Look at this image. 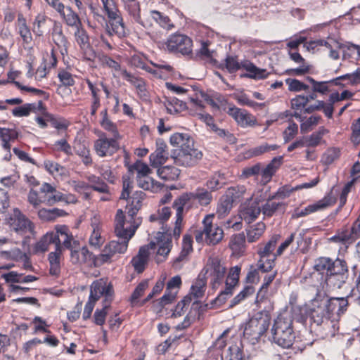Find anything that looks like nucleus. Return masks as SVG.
I'll return each mask as SVG.
<instances>
[{
    "label": "nucleus",
    "mask_w": 360,
    "mask_h": 360,
    "mask_svg": "<svg viewBox=\"0 0 360 360\" xmlns=\"http://www.w3.org/2000/svg\"><path fill=\"white\" fill-rule=\"evenodd\" d=\"M172 247L171 232L169 229L159 231L155 236V241H151L149 244L140 248L138 254L131 259V264L134 270L142 273L147 265L150 255V250L158 248L155 261L160 263L164 262Z\"/></svg>",
    "instance_id": "obj_1"
},
{
    "label": "nucleus",
    "mask_w": 360,
    "mask_h": 360,
    "mask_svg": "<svg viewBox=\"0 0 360 360\" xmlns=\"http://www.w3.org/2000/svg\"><path fill=\"white\" fill-rule=\"evenodd\" d=\"M170 143L180 147L173 156L174 163L178 166L193 167L202 157V152L194 147V141L188 134H174L170 137Z\"/></svg>",
    "instance_id": "obj_2"
},
{
    "label": "nucleus",
    "mask_w": 360,
    "mask_h": 360,
    "mask_svg": "<svg viewBox=\"0 0 360 360\" xmlns=\"http://www.w3.org/2000/svg\"><path fill=\"white\" fill-rule=\"evenodd\" d=\"M292 316L285 311L280 314L274 320L271 329L272 341L283 348L292 345L295 334L292 327Z\"/></svg>",
    "instance_id": "obj_3"
},
{
    "label": "nucleus",
    "mask_w": 360,
    "mask_h": 360,
    "mask_svg": "<svg viewBox=\"0 0 360 360\" xmlns=\"http://www.w3.org/2000/svg\"><path fill=\"white\" fill-rule=\"evenodd\" d=\"M136 226L132 225L129 222L124 221V213L122 210H118L115 216V231L117 236L122 241L112 240L108 243L116 254L124 253L128 247V243L130 238L134 236Z\"/></svg>",
    "instance_id": "obj_4"
},
{
    "label": "nucleus",
    "mask_w": 360,
    "mask_h": 360,
    "mask_svg": "<svg viewBox=\"0 0 360 360\" xmlns=\"http://www.w3.org/2000/svg\"><path fill=\"white\" fill-rule=\"evenodd\" d=\"M4 221L10 230L18 236L26 237L34 234V224L17 207L6 214Z\"/></svg>",
    "instance_id": "obj_5"
},
{
    "label": "nucleus",
    "mask_w": 360,
    "mask_h": 360,
    "mask_svg": "<svg viewBox=\"0 0 360 360\" xmlns=\"http://www.w3.org/2000/svg\"><path fill=\"white\" fill-rule=\"evenodd\" d=\"M270 323L271 316L267 311L256 313L246 323L243 331L244 337L255 344L267 330Z\"/></svg>",
    "instance_id": "obj_6"
},
{
    "label": "nucleus",
    "mask_w": 360,
    "mask_h": 360,
    "mask_svg": "<svg viewBox=\"0 0 360 360\" xmlns=\"http://www.w3.org/2000/svg\"><path fill=\"white\" fill-rule=\"evenodd\" d=\"M214 214H207L202 220V230L195 232V238L198 243L205 241L208 245H214L219 243L224 238L223 229L213 224Z\"/></svg>",
    "instance_id": "obj_7"
},
{
    "label": "nucleus",
    "mask_w": 360,
    "mask_h": 360,
    "mask_svg": "<svg viewBox=\"0 0 360 360\" xmlns=\"http://www.w3.org/2000/svg\"><path fill=\"white\" fill-rule=\"evenodd\" d=\"M226 270V266L218 257H210L199 276L206 279L210 278L212 288L217 289L224 279Z\"/></svg>",
    "instance_id": "obj_8"
},
{
    "label": "nucleus",
    "mask_w": 360,
    "mask_h": 360,
    "mask_svg": "<svg viewBox=\"0 0 360 360\" xmlns=\"http://www.w3.org/2000/svg\"><path fill=\"white\" fill-rule=\"evenodd\" d=\"M241 68L248 72V73L244 75V76L250 78L257 79H264L266 78L269 74L265 69L258 68L253 63L248 61L242 63L240 65L234 57L228 56L226 58V68L229 72H235Z\"/></svg>",
    "instance_id": "obj_9"
},
{
    "label": "nucleus",
    "mask_w": 360,
    "mask_h": 360,
    "mask_svg": "<svg viewBox=\"0 0 360 360\" xmlns=\"http://www.w3.org/2000/svg\"><path fill=\"white\" fill-rule=\"evenodd\" d=\"M167 50L170 53H179L184 56L192 53L193 41L190 37L181 34H172L167 40Z\"/></svg>",
    "instance_id": "obj_10"
},
{
    "label": "nucleus",
    "mask_w": 360,
    "mask_h": 360,
    "mask_svg": "<svg viewBox=\"0 0 360 360\" xmlns=\"http://www.w3.org/2000/svg\"><path fill=\"white\" fill-rule=\"evenodd\" d=\"M194 201L193 193H184L174 200L173 206L176 208V211L175 225L173 229L174 237H179L181 232L183 210L184 209L188 210Z\"/></svg>",
    "instance_id": "obj_11"
},
{
    "label": "nucleus",
    "mask_w": 360,
    "mask_h": 360,
    "mask_svg": "<svg viewBox=\"0 0 360 360\" xmlns=\"http://www.w3.org/2000/svg\"><path fill=\"white\" fill-rule=\"evenodd\" d=\"M121 138L110 136L108 138L106 134L101 132L99 138L94 142V150L99 157L111 156L120 148L118 141Z\"/></svg>",
    "instance_id": "obj_12"
},
{
    "label": "nucleus",
    "mask_w": 360,
    "mask_h": 360,
    "mask_svg": "<svg viewBox=\"0 0 360 360\" xmlns=\"http://www.w3.org/2000/svg\"><path fill=\"white\" fill-rule=\"evenodd\" d=\"M53 235L56 236L54 245L57 250H61L64 248L71 250L72 248H78V240H75L68 226L65 225H58L55 228Z\"/></svg>",
    "instance_id": "obj_13"
},
{
    "label": "nucleus",
    "mask_w": 360,
    "mask_h": 360,
    "mask_svg": "<svg viewBox=\"0 0 360 360\" xmlns=\"http://www.w3.org/2000/svg\"><path fill=\"white\" fill-rule=\"evenodd\" d=\"M112 296V285L106 279L101 278L92 283L89 295L91 298L98 300L101 297H103V304H110Z\"/></svg>",
    "instance_id": "obj_14"
},
{
    "label": "nucleus",
    "mask_w": 360,
    "mask_h": 360,
    "mask_svg": "<svg viewBox=\"0 0 360 360\" xmlns=\"http://www.w3.org/2000/svg\"><path fill=\"white\" fill-rule=\"evenodd\" d=\"M105 13L109 19L108 24H107L108 33L110 35L115 34L120 38L125 37L126 29L119 10L115 7Z\"/></svg>",
    "instance_id": "obj_15"
},
{
    "label": "nucleus",
    "mask_w": 360,
    "mask_h": 360,
    "mask_svg": "<svg viewBox=\"0 0 360 360\" xmlns=\"http://www.w3.org/2000/svg\"><path fill=\"white\" fill-rule=\"evenodd\" d=\"M227 113L243 128L254 127L258 124L255 116L247 110L238 108L233 105L229 106Z\"/></svg>",
    "instance_id": "obj_16"
},
{
    "label": "nucleus",
    "mask_w": 360,
    "mask_h": 360,
    "mask_svg": "<svg viewBox=\"0 0 360 360\" xmlns=\"http://www.w3.org/2000/svg\"><path fill=\"white\" fill-rule=\"evenodd\" d=\"M309 316L311 321L316 326L321 325L331 318L323 300H314L312 301Z\"/></svg>",
    "instance_id": "obj_17"
},
{
    "label": "nucleus",
    "mask_w": 360,
    "mask_h": 360,
    "mask_svg": "<svg viewBox=\"0 0 360 360\" xmlns=\"http://www.w3.org/2000/svg\"><path fill=\"white\" fill-rule=\"evenodd\" d=\"M96 256L89 252L85 246L80 248L78 243L77 248H72L70 250V259L73 264H86L89 266H95Z\"/></svg>",
    "instance_id": "obj_18"
},
{
    "label": "nucleus",
    "mask_w": 360,
    "mask_h": 360,
    "mask_svg": "<svg viewBox=\"0 0 360 360\" xmlns=\"http://www.w3.org/2000/svg\"><path fill=\"white\" fill-rule=\"evenodd\" d=\"M21 136V133L16 128H4L0 127V138L2 141V146L7 152L4 156L6 160H9L11 157V142H13Z\"/></svg>",
    "instance_id": "obj_19"
},
{
    "label": "nucleus",
    "mask_w": 360,
    "mask_h": 360,
    "mask_svg": "<svg viewBox=\"0 0 360 360\" xmlns=\"http://www.w3.org/2000/svg\"><path fill=\"white\" fill-rule=\"evenodd\" d=\"M241 268L240 266H235L229 269L226 279V288L218 296L217 300L222 301L226 299V296L232 294L233 288L238 284Z\"/></svg>",
    "instance_id": "obj_20"
},
{
    "label": "nucleus",
    "mask_w": 360,
    "mask_h": 360,
    "mask_svg": "<svg viewBox=\"0 0 360 360\" xmlns=\"http://www.w3.org/2000/svg\"><path fill=\"white\" fill-rule=\"evenodd\" d=\"M156 146V150L149 156L150 164L154 168H158L165 164L169 156L167 144L163 141L158 140Z\"/></svg>",
    "instance_id": "obj_21"
},
{
    "label": "nucleus",
    "mask_w": 360,
    "mask_h": 360,
    "mask_svg": "<svg viewBox=\"0 0 360 360\" xmlns=\"http://www.w3.org/2000/svg\"><path fill=\"white\" fill-rule=\"evenodd\" d=\"M40 193L43 203L48 205H53L61 200L62 193L50 184L44 183L40 187Z\"/></svg>",
    "instance_id": "obj_22"
},
{
    "label": "nucleus",
    "mask_w": 360,
    "mask_h": 360,
    "mask_svg": "<svg viewBox=\"0 0 360 360\" xmlns=\"http://www.w3.org/2000/svg\"><path fill=\"white\" fill-rule=\"evenodd\" d=\"M358 238L354 232L348 229L338 230L335 236L329 238V240L342 246L340 249L346 250L347 248L352 244Z\"/></svg>",
    "instance_id": "obj_23"
},
{
    "label": "nucleus",
    "mask_w": 360,
    "mask_h": 360,
    "mask_svg": "<svg viewBox=\"0 0 360 360\" xmlns=\"http://www.w3.org/2000/svg\"><path fill=\"white\" fill-rule=\"evenodd\" d=\"M347 298L348 297H331L324 300L331 317L334 315L339 317L345 314L349 305Z\"/></svg>",
    "instance_id": "obj_24"
},
{
    "label": "nucleus",
    "mask_w": 360,
    "mask_h": 360,
    "mask_svg": "<svg viewBox=\"0 0 360 360\" xmlns=\"http://www.w3.org/2000/svg\"><path fill=\"white\" fill-rule=\"evenodd\" d=\"M261 212L259 202L254 201L243 206L240 210L239 216L242 220L250 224L258 217Z\"/></svg>",
    "instance_id": "obj_25"
},
{
    "label": "nucleus",
    "mask_w": 360,
    "mask_h": 360,
    "mask_svg": "<svg viewBox=\"0 0 360 360\" xmlns=\"http://www.w3.org/2000/svg\"><path fill=\"white\" fill-rule=\"evenodd\" d=\"M207 280L205 277L199 276L194 283L191 285L190 292L186 296L190 297V303L193 300V306L198 305V300L202 298L206 290Z\"/></svg>",
    "instance_id": "obj_26"
},
{
    "label": "nucleus",
    "mask_w": 360,
    "mask_h": 360,
    "mask_svg": "<svg viewBox=\"0 0 360 360\" xmlns=\"http://www.w3.org/2000/svg\"><path fill=\"white\" fill-rule=\"evenodd\" d=\"M282 159V157L274 158L265 168L260 171L262 175L261 181L263 184H266L271 181L273 175L281 165Z\"/></svg>",
    "instance_id": "obj_27"
},
{
    "label": "nucleus",
    "mask_w": 360,
    "mask_h": 360,
    "mask_svg": "<svg viewBox=\"0 0 360 360\" xmlns=\"http://www.w3.org/2000/svg\"><path fill=\"white\" fill-rule=\"evenodd\" d=\"M122 77L136 89L137 92L141 97L144 98L148 97L146 83L142 78L137 77L127 71H122Z\"/></svg>",
    "instance_id": "obj_28"
},
{
    "label": "nucleus",
    "mask_w": 360,
    "mask_h": 360,
    "mask_svg": "<svg viewBox=\"0 0 360 360\" xmlns=\"http://www.w3.org/2000/svg\"><path fill=\"white\" fill-rule=\"evenodd\" d=\"M265 230L266 224L262 221L249 226L245 229L248 242L254 243L257 241L262 236Z\"/></svg>",
    "instance_id": "obj_29"
},
{
    "label": "nucleus",
    "mask_w": 360,
    "mask_h": 360,
    "mask_svg": "<svg viewBox=\"0 0 360 360\" xmlns=\"http://www.w3.org/2000/svg\"><path fill=\"white\" fill-rule=\"evenodd\" d=\"M136 179L139 187L153 193L158 192L163 186L161 183L155 181L149 175L142 177L136 176Z\"/></svg>",
    "instance_id": "obj_30"
},
{
    "label": "nucleus",
    "mask_w": 360,
    "mask_h": 360,
    "mask_svg": "<svg viewBox=\"0 0 360 360\" xmlns=\"http://www.w3.org/2000/svg\"><path fill=\"white\" fill-rule=\"evenodd\" d=\"M274 198L271 196L266 202L262 205L261 210L264 217H272L276 212L281 210L284 212L285 205L282 202L274 201Z\"/></svg>",
    "instance_id": "obj_31"
},
{
    "label": "nucleus",
    "mask_w": 360,
    "mask_h": 360,
    "mask_svg": "<svg viewBox=\"0 0 360 360\" xmlns=\"http://www.w3.org/2000/svg\"><path fill=\"white\" fill-rule=\"evenodd\" d=\"M91 226L92 231L89 239V243L92 248L98 249L105 242V238L101 236V227L96 219L91 222Z\"/></svg>",
    "instance_id": "obj_32"
},
{
    "label": "nucleus",
    "mask_w": 360,
    "mask_h": 360,
    "mask_svg": "<svg viewBox=\"0 0 360 360\" xmlns=\"http://www.w3.org/2000/svg\"><path fill=\"white\" fill-rule=\"evenodd\" d=\"M329 203L327 200L323 199L317 202L316 203L309 205L302 210L297 209L292 214L293 218H299L307 216L311 213L316 212L319 210H323L327 207Z\"/></svg>",
    "instance_id": "obj_33"
},
{
    "label": "nucleus",
    "mask_w": 360,
    "mask_h": 360,
    "mask_svg": "<svg viewBox=\"0 0 360 360\" xmlns=\"http://www.w3.org/2000/svg\"><path fill=\"white\" fill-rule=\"evenodd\" d=\"M59 14L68 26L72 27H81L82 22L79 15L70 6H66L65 10Z\"/></svg>",
    "instance_id": "obj_34"
},
{
    "label": "nucleus",
    "mask_w": 360,
    "mask_h": 360,
    "mask_svg": "<svg viewBox=\"0 0 360 360\" xmlns=\"http://www.w3.org/2000/svg\"><path fill=\"white\" fill-rule=\"evenodd\" d=\"M144 198V193L141 191L135 192L130 198V202L127 205L126 210L128 214L133 219L137 212L141 207L142 200Z\"/></svg>",
    "instance_id": "obj_35"
},
{
    "label": "nucleus",
    "mask_w": 360,
    "mask_h": 360,
    "mask_svg": "<svg viewBox=\"0 0 360 360\" xmlns=\"http://www.w3.org/2000/svg\"><path fill=\"white\" fill-rule=\"evenodd\" d=\"M75 153L79 155L82 160V162L88 166L92 164V158L90 151L86 146L80 141H75L73 146Z\"/></svg>",
    "instance_id": "obj_36"
},
{
    "label": "nucleus",
    "mask_w": 360,
    "mask_h": 360,
    "mask_svg": "<svg viewBox=\"0 0 360 360\" xmlns=\"http://www.w3.org/2000/svg\"><path fill=\"white\" fill-rule=\"evenodd\" d=\"M102 120L100 122L103 129L109 132V135L115 138H121L117 130V126L108 117L107 110H104L101 112Z\"/></svg>",
    "instance_id": "obj_37"
},
{
    "label": "nucleus",
    "mask_w": 360,
    "mask_h": 360,
    "mask_svg": "<svg viewBox=\"0 0 360 360\" xmlns=\"http://www.w3.org/2000/svg\"><path fill=\"white\" fill-rule=\"evenodd\" d=\"M65 215H67L66 212L58 208H43L38 212L39 219L46 221H54L56 218Z\"/></svg>",
    "instance_id": "obj_38"
},
{
    "label": "nucleus",
    "mask_w": 360,
    "mask_h": 360,
    "mask_svg": "<svg viewBox=\"0 0 360 360\" xmlns=\"http://www.w3.org/2000/svg\"><path fill=\"white\" fill-rule=\"evenodd\" d=\"M158 168L157 173L158 176L165 181L175 180L180 174L179 169L173 166L159 167Z\"/></svg>",
    "instance_id": "obj_39"
},
{
    "label": "nucleus",
    "mask_w": 360,
    "mask_h": 360,
    "mask_svg": "<svg viewBox=\"0 0 360 360\" xmlns=\"http://www.w3.org/2000/svg\"><path fill=\"white\" fill-rule=\"evenodd\" d=\"M17 26L19 30V34L23 41L26 44H29L32 41V35L27 25L26 20L22 13H19L18 15Z\"/></svg>",
    "instance_id": "obj_40"
},
{
    "label": "nucleus",
    "mask_w": 360,
    "mask_h": 360,
    "mask_svg": "<svg viewBox=\"0 0 360 360\" xmlns=\"http://www.w3.org/2000/svg\"><path fill=\"white\" fill-rule=\"evenodd\" d=\"M150 17L155 22L158 23L164 29L170 30L174 27V25L171 22L169 17L158 11H150Z\"/></svg>",
    "instance_id": "obj_41"
},
{
    "label": "nucleus",
    "mask_w": 360,
    "mask_h": 360,
    "mask_svg": "<svg viewBox=\"0 0 360 360\" xmlns=\"http://www.w3.org/2000/svg\"><path fill=\"white\" fill-rule=\"evenodd\" d=\"M245 246V237L243 233H238L231 236L229 241V248L236 254L243 252Z\"/></svg>",
    "instance_id": "obj_42"
},
{
    "label": "nucleus",
    "mask_w": 360,
    "mask_h": 360,
    "mask_svg": "<svg viewBox=\"0 0 360 360\" xmlns=\"http://www.w3.org/2000/svg\"><path fill=\"white\" fill-rule=\"evenodd\" d=\"M233 200H229L226 195H224L217 208L216 214L219 219H222L226 217L231 211L233 207Z\"/></svg>",
    "instance_id": "obj_43"
},
{
    "label": "nucleus",
    "mask_w": 360,
    "mask_h": 360,
    "mask_svg": "<svg viewBox=\"0 0 360 360\" xmlns=\"http://www.w3.org/2000/svg\"><path fill=\"white\" fill-rule=\"evenodd\" d=\"M116 255L113 250L107 244L102 252L96 255L95 260V266H101L105 263L111 262L112 257Z\"/></svg>",
    "instance_id": "obj_44"
},
{
    "label": "nucleus",
    "mask_w": 360,
    "mask_h": 360,
    "mask_svg": "<svg viewBox=\"0 0 360 360\" xmlns=\"http://www.w3.org/2000/svg\"><path fill=\"white\" fill-rule=\"evenodd\" d=\"M58 77L62 84L57 89L58 94H61L62 90H65L64 86H73L75 84V79L72 75L65 70H61L58 72Z\"/></svg>",
    "instance_id": "obj_45"
},
{
    "label": "nucleus",
    "mask_w": 360,
    "mask_h": 360,
    "mask_svg": "<svg viewBox=\"0 0 360 360\" xmlns=\"http://www.w3.org/2000/svg\"><path fill=\"white\" fill-rule=\"evenodd\" d=\"M61 252V250H57V248H56V250L49 255L50 274L51 275H58L60 272V255Z\"/></svg>",
    "instance_id": "obj_46"
},
{
    "label": "nucleus",
    "mask_w": 360,
    "mask_h": 360,
    "mask_svg": "<svg viewBox=\"0 0 360 360\" xmlns=\"http://www.w3.org/2000/svg\"><path fill=\"white\" fill-rule=\"evenodd\" d=\"M345 82V84L356 85L360 83V68H357L355 72L352 74H346L340 76L334 80L336 85L341 84L339 81Z\"/></svg>",
    "instance_id": "obj_47"
},
{
    "label": "nucleus",
    "mask_w": 360,
    "mask_h": 360,
    "mask_svg": "<svg viewBox=\"0 0 360 360\" xmlns=\"http://www.w3.org/2000/svg\"><path fill=\"white\" fill-rule=\"evenodd\" d=\"M192 193L193 200H198L201 205H207L212 201V195L211 193L203 188H198Z\"/></svg>",
    "instance_id": "obj_48"
},
{
    "label": "nucleus",
    "mask_w": 360,
    "mask_h": 360,
    "mask_svg": "<svg viewBox=\"0 0 360 360\" xmlns=\"http://www.w3.org/2000/svg\"><path fill=\"white\" fill-rule=\"evenodd\" d=\"M348 275H333L327 274L326 276V283L330 288H340L345 283Z\"/></svg>",
    "instance_id": "obj_49"
},
{
    "label": "nucleus",
    "mask_w": 360,
    "mask_h": 360,
    "mask_svg": "<svg viewBox=\"0 0 360 360\" xmlns=\"http://www.w3.org/2000/svg\"><path fill=\"white\" fill-rule=\"evenodd\" d=\"M56 236L53 235V231L46 233L39 241L36 244L35 249L37 251L44 252L49 250V246L51 244H54Z\"/></svg>",
    "instance_id": "obj_50"
},
{
    "label": "nucleus",
    "mask_w": 360,
    "mask_h": 360,
    "mask_svg": "<svg viewBox=\"0 0 360 360\" xmlns=\"http://www.w3.org/2000/svg\"><path fill=\"white\" fill-rule=\"evenodd\" d=\"M333 275H348V269L346 262L340 259L332 261L329 273Z\"/></svg>",
    "instance_id": "obj_51"
},
{
    "label": "nucleus",
    "mask_w": 360,
    "mask_h": 360,
    "mask_svg": "<svg viewBox=\"0 0 360 360\" xmlns=\"http://www.w3.org/2000/svg\"><path fill=\"white\" fill-rule=\"evenodd\" d=\"M278 240V236H273L266 244L261 246L258 250L259 255L266 256H276L277 257V252L273 253Z\"/></svg>",
    "instance_id": "obj_52"
},
{
    "label": "nucleus",
    "mask_w": 360,
    "mask_h": 360,
    "mask_svg": "<svg viewBox=\"0 0 360 360\" xmlns=\"http://www.w3.org/2000/svg\"><path fill=\"white\" fill-rule=\"evenodd\" d=\"M257 267L262 272L270 271L274 266L276 256L259 255Z\"/></svg>",
    "instance_id": "obj_53"
},
{
    "label": "nucleus",
    "mask_w": 360,
    "mask_h": 360,
    "mask_svg": "<svg viewBox=\"0 0 360 360\" xmlns=\"http://www.w3.org/2000/svg\"><path fill=\"white\" fill-rule=\"evenodd\" d=\"M325 47L329 50V56L333 60L339 58V50L342 48L340 42L333 38H328L325 42Z\"/></svg>",
    "instance_id": "obj_54"
},
{
    "label": "nucleus",
    "mask_w": 360,
    "mask_h": 360,
    "mask_svg": "<svg viewBox=\"0 0 360 360\" xmlns=\"http://www.w3.org/2000/svg\"><path fill=\"white\" fill-rule=\"evenodd\" d=\"M88 180L90 183L89 187L93 190L103 193L108 192V186L98 176L91 175L88 177Z\"/></svg>",
    "instance_id": "obj_55"
},
{
    "label": "nucleus",
    "mask_w": 360,
    "mask_h": 360,
    "mask_svg": "<svg viewBox=\"0 0 360 360\" xmlns=\"http://www.w3.org/2000/svg\"><path fill=\"white\" fill-rule=\"evenodd\" d=\"M245 193L246 188L245 186H236L229 188L227 190L225 195L229 198V200L232 199L233 202H234L240 200Z\"/></svg>",
    "instance_id": "obj_56"
},
{
    "label": "nucleus",
    "mask_w": 360,
    "mask_h": 360,
    "mask_svg": "<svg viewBox=\"0 0 360 360\" xmlns=\"http://www.w3.org/2000/svg\"><path fill=\"white\" fill-rule=\"evenodd\" d=\"M136 171V176H145L152 173V170L150 169L148 165L141 160H137L134 165L129 167V171Z\"/></svg>",
    "instance_id": "obj_57"
},
{
    "label": "nucleus",
    "mask_w": 360,
    "mask_h": 360,
    "mask_svg": "<svg viewBox=\"0 0 360 360\" xmlns=\"http://www.w3.org/2000/svg\"><path fill=\"white\" fill-rule=\"evenodd\" d=\"M75 28L77 30L75 33V37L77 43L81 48L86 47L89 44V39L86 30L82 27V25L81 27H77Z\"/></svg>",
    "instance_id": "obj_58"
},
{
    "label": "nucleus",
    "mask_w": 360,
    "mask_h": 360,
    "mask_svg": "<svg viewBox=\"0 0 360 360\" xmlns=\"http://www.w3.org/2000/svg\"><path fill=\"white\" fill-rule=\"evenodd\" d=\"M103 65L111 68L114 72L113 75L115 76L117 75L122 76V71H127L125 69H122L120 65L108 56H103L101 59Z\"/></svg>",
    "instance_id": "obj_59"
},
{
    "label": "nucleus",
    "mask_w": 360,
    "mask_h": 360,
    "mask_svg": "<svg viewBox=\"0 0 360 360\" xmlns=\"http://www.w3.org/2000/svg\"><path fill=\"white\" fill-rule=\"evenodd\" d=\"M255 292V288L251 285L245 286L242 291L240 292L231 302L230 307L239 304L241 301L245 300L246 297L253 295Z\"/></svg>",
    "instance_id": "obj_60"
},
{
    "label": "nucleus",
    "mask_w": 360,
    "mask_h": 360,
    "mask_svg": "<svg viewBox=\"0 0 360 360\" xmlns=\"http://www.w3.org/2000/svg\"><path fill=\"white\" fill-rule=\"evenodd\" d=\"M109 303L103 304L101 309H97L94 314V321L98 326H102L105 321L108 309L110 307Z\"/></svg>",
    "instance_id": "obj_61"
},
{
    "label": "nucleus",
    "mask_w": 360,
    "mask_h": 360,
    "mask_svg": "<svg viewBox=\"0 0 360 360\" xmlns=\"http://www.w3.org/2000/svg\"><path fill=\"white\" fill-rule=\"evenodd\" d=\"M298 134V125L294 122H290L288 127L283 132V137L285 143L293 139Z\"/></svg>",
    "instance_id": "obj_62"
},
{
    "label": "nucleus",
    "mask_w": 360,
    "mask_h": 360,
    "mask_svg": "<svg viewBox=\"0 0 360 360\" xmlns=\"http://www.w3.org/2000/svg\"><path fill=\"white\" fill-rule=\"evenodd\" d=\"M332 261L328 257H320L316 260L314 269L316 271L323 273L325 271L329 273Z\"/></svg>",
    "instance_id": "obj_63"
},
{
    "label": "nucleus",
    "mask_w": 360,
    "mask_h": 360,
    "mask_svg": "<svg viewBox=\"0 0 360 360\" xmlns=\"http://www.w3.org/2000/svg\"><path fill=\"white\" fill-rule=\"evenodd\" d=\"M340 156V150L338 148H330L323 154L322 160L326 165H330Z\"/></svg>",
    "instance_id": "obj_64"
}]
</instances>
